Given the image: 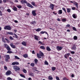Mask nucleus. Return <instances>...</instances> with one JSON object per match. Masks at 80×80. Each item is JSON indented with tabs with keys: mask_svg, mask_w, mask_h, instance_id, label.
<instances>
[{
	"mask_svg": "<svg viewBox=\"0 0 80 80\" xmlns=\"http://www.w3.org/2000/svg\"><path fill=\"white\" fill-rule=\"evenodd\" d=\"M21 3L22 4H23V3H26L28 7H30V8H34V7L32 6V5L30 4L29 3H27V2L26 0H22L21 1Z\"/></svg>",
	"mask_w": 80,
	"mask_h": 80,
	"instance_id": "1",
	"label": "nucleus"
},
{
	"mask_svg": "<svg viewBox=\"0 0 80 80\" xmlns=\"http://www.w3.org/2000/svg\"><path fill=\"white\" fill-rule=\"evenodd\" d=\"M4 57H5V60L6 62H8V60L10 59V55H6L4 56Z\"/></svg>",
	"mask_w": 80,
	"mask_h": 80,
	"instance_id": "2",
	"label": "nucleus"
},
{
	"mask_svg": "<svg viewBox=\"0 0 80 80\" xmlns=\"http://www.w3.org/2000/svg\"><path fill=\"white\" fill-rule=\"evenodd\" d=\"M13 68L16 72H17L18 70H20V68L18 66H13Z\"/></svg>",
	"mask_w": 80,
	"mask_h": 80,
	"instance_id": "3",
	"label": "nucleus"
},
{
	"mask_svg": "<svg viewBox=\"0 0 80 80\" xmlns=\"http://www.w3.org/2000/svg\"><path fill=\"white\" fill-rule=\"evenodd\" d=\"M4 29L5 30H12V28L10 26H6L4 27Z\"/></svg>",
	"mask_w": 80,
	"mask_h": 80,
	"instance_id": "4",
	"label": "nucleus"
},
{
	"mask_svg": "<svg viewBox=\"0 0 80 80\" xmlns=\"http://www.w3.org/2000/svg\"><path fill=\"white\" fill-rule=\"evenodd\" d=\"M71 50H77V45L74 44L73 45L72 47L71 48Z\"/></svg>",
	"mask_w": 80,
	"mask_h": 80,
	"instance_id": "5",
	"label": "nucleus"
},
{
	"mask_svg": "<svg viewBox=\"0 0 80 80\" xmlns=\"http://www.w3.org/2000/svg\"><path fill=\"white\" fill-rule=\"evenodd\" d=\"M57 50L58 51H60V50H62V48H63V47L59 46H57L56 47Z\"/></svg>",
	"mask_w": 80,
	"mask_h": 80,
	"instance_id": "6",
	"label": "nucleus"
},
{
	"mask_svg": "<svg viewBox=\"0 0 80 80\" xmlns=\"http://www.w3.org/2000/svg\"><path fill=\"white\" fill-rule=\"evenodd\" d=\"M70 55V53L66 54L64 55V58H66V59H67L68 57Z\"/></svg>",
	"mask_w": 80,
	"mask_h": 80,
	"instance_id": "7",
	"label": "nucleus"
},
{
	"mask_svg": "<svg viewBox=\"0 0 80 80\" xmlns=\"http://www.w3.org/2000/svg\"><path fill=\"white\" fill-rule=\"evenodd\" d=\"M32 14L33 16H36L37 13H36V10H32Z\"/></svg>",
	"mask_w": 80,
	"mask_h": 80,
	"instance_id": "8",
	"label": "nucleus"
},
{
	"mask_svg": "<svg viewBox=\"0 0 80 80\" xmlns=\"http://www.w3.org/2000/svg\"><path fill=\"white\" fill-rule=\"evenodd\" d=\"M12 72L10 70L6 72V75L7 76L10 75L11 74Z\"/></svg>",
	"mask_w": 80,
	"mask_h": 80,
	"instance_id": "9",
	"label": "nucleus"
},
{
	"mask_svg": "<svg viewBox=\"0 0 80 80\" xmlns=\"http://www.w3.org/2000/svg\"><path fill=\"white\" fill-rule=\"evenodd\" d=\"M49 8L52 10H53L54 8V5L53 4H51L49 6Z\"/></svg>",
	"mask_w": 80,
	"mask_h": 80,
	"instance_id": "10",
	"label": "nucleus"
},
{
	"mask_svg": "<svg viewBox=\"0 0 80 80\" xmlns=\"http://www.w3.org/2000/svg\"><path fill=\"white\" fill-rule=\"evenodd\" d=\"M12 65H19V62H13L12 63Z\"/></svg>",
	"mask_w": 80,
	"mask_h": 80,
	"instance_id": "11",
	"label": "nucleus"
},
{
	"mask_svg": "<svg viewBox=\"0 0 80 80\" xmlns=\"http://www.w3.org/2000/svg\"><path fill=\"white\" fill-rule=\"evenodd\" d=\"M10 45L11 47L12 48H16V46L13 45V43L10 44Z\"/></svg>",
	"mask_w": 80,
	"mask_h": 80,
	"instance_id": "12",
	"label": "nucleus"
},
{
	"mask_svg": "<svg viewBox=\"0 0 80 80\" xmlns=\"http://www.w3.org/2000/svg\"><path fill=\"white\" fill-rule=\"evenodd\" d=\"M58 14H62L63 13V12H62V10H58Z\"/></svg>",
	"mask_w": 80,
	"mask_h": 80,
	"instance_id": "13",
	"label": "nucleus"
},
{
	"mask_svg": "<svg viewBox=\"0 0 80 80\" xmlns=\"http://www.w3.org/2000/svg\"><path fill=\"white\" fill-rule=\"evenodd\" d=\"M34 38L36 40H37V41H38V40H39V39H38V37L36 35H34Z\"/></svg>",
	"mask_w": 80,
	"mask_h": 80,
	"instance_id": "14",
	"label": "nucleus"
},
{
	"mask_svg": "<svg viewBox=\"0 0 80 80\" xmlns=\"http://www.w3.org/2000/svg\"><path fill=\"white\" fill-rule=\"evenodd\" d=\"M76 7L77 8H78V4L77 2H75L74 3Z\"/></svg>",
	"mask_w": 80,
	"mask_h": 80,
	"instance_id": "15",
	"label": "nucleus"
},
{
	"mask_svg": "<svg viewBox=\"0 0 80 80\" xmlns=\"http://www.w3.org/2000/svg\"><path fill=\"white\" fill-rule=\"evenodd\" d=\"M35 23H36V22L35 21H33L30 22V24L31 25H35Z\"/></svg>",
	"mask_w": 80,
	"mask_h": 80,
	"instance_id": "16",
	"label": "nucleus"
},
{
	"mask_svg": "<svg viewBox=\"0 0 80 80\" xmlns=\"http://www.w3.org/2000/svg\"><path fill=\"white\" fill-rule=\"evenodd\" d=\"M23 57L24 58H28V56L27 54H25L23 55Z\"/></svg>",
	"mask_w": 80,
	"mask_h": 80,
	"instance_id": "17",
	"label": "nucleus"
},
{
	"mask_svg": "<svg viewBox=\"0 0 80 80\" xmlns=\"http://www.w3.org/2000/svg\"><path fill=\"white\" fill-rule=\"evenodd\" d=\"M12 10H13L14 11H17V8L15 6L13 7L12 8Z\"/></svg>",
	"mask_w": 80,
	"mask_h": 80,
	"instance_id": "18",
	"label": "nucleus"
},
{
	"mask_svg": "<svg viewBox=\"0 0 80 80\" xmlns=\"http://www.w3.org/2000/svg\"><path fill=\"white\" fill-rule=\"evenodd\" d=\"M29 75L32 77H34V74L32 72H29Z\"/></svg>",
	"mask_w": 80,
	"mask_h": 80,
	"instance_id": "19",
	"label": "nucleus"
},
{
	"mask_svg": "<svg viewBox=\"0 0 80 80\" xmlns=\"http://www.w3.org/2000/svg\"><path fill=\"white\" fill-rule=\"evenodd\" d=\"M7 34H9V35H13L14 34L12 32H7Z\"/></svg>",
	"mask_w": 80,
	"mask_h": 80,
	"instance_id": "20",
	"label": "nucleus"
},
{
	"mask_svg": "<svg viewBox=\"0 0 80 80\" xmlns=\"http://www.w3.org/2000/svg\"><path fill=\"white\" fill-rule=\"evenodd\" d=\"M9 46L8 45V44H4V47L5 48H8Z\"/></svg>",
	"mask_w": 80,
	"mask_h": 80,
	"instance_id": "21",
	"label": "nucleus"
},
{
	"mask_svg": "<svg viewBox=\"0 0 80 80\" xmlns=\"http://www.w3.org/2000/svg\"><path fill=\"white\" fill-rule=\"evenodd\" d=\"M46 49L47 51H48L49 52L51 51V49H50V48L49 47H47Z\"/></svg>",
	"mask_w": 80,
	"mask_h": 80,
	"instance_id": "22",
	"label": "nucleus"
},
{
	"mask_svg": "<svg viewBox=\"0 0 80 80\" xmlns=\"http://www.w3.org/2000/svg\"><path fill=\"white\" fill-rule=\"evenodd\" d=\"M67 9L68 13H70V11H71V9H70L69 8H67Z\"/></svg>",
	"mask_w": 80,
	"mask_h": 80,
	"instance_id": "23",
	"label": "nucleus"
},
{
	"mask_svg": "<svg viewBox=\"0 0 80 80\" xmlns=\"http://www.w3.org/2000/svg\"><path fill=\"white\" fill-rule=\"evenodd\" d=\"M22 45H23L24 46H26V44H27V43L25 41H23L22 42Z\"/></svg>",
	"mask_w": 80,
	"mask_h": 80,
	"instance_id": "24",
	"label": "nucleus"
},
{
	"mask_svg": "<svg viewBox=\"0 0 80 80\" xmlns=\"http://www.w3.org/2000/svg\"><path fill=\"white\" fill-rule=\"evenodd\" d=\"M36 32H40V31H41L42 30V29L40 28H38L37 29L35 30Z\"/></svg>",
	"mask_w": 80,
	"mask_h": 80,
	"instance_id": "25",
	"label": "nucleus"
},
{
	"mask_svg": "<svg viewBox=\"0 0 80 80\" xmlns=\"http://www.w3.org/2000/svg\"><path fill=\"white\" fill-rule=\"evenodd\" d=\"M62 21L63 22H67V19H65V18H63L62 19Z\"/></svg>",
	"mask_w": 80,
	"mask_h": 80,
	"instance_id": "26",
	"label": "nucleus"
},
{
	"mask_svg": "<svg viewBox=\"0 0 80 80\" xmlns=\"http://www.w3.org/2000/svg\"><path fill=\"white\" fill-rule=\"evenodd\" d=\"M31 3L32 4V5L33 6H35H35H36V5H35V3L34 2H31Z\"/></svg>",
	"mask_w": 80,
	"mask_h": 80,
	"instance_id": "27",
	"label": "nucleus"
},
{
	"mask_svg": "<svg viewBox=\"0 0 80 80\" xmlns=\"http://www.w3.org/2000/svg\"><path fill=\"white\" fill-rule=\"evenodd\" d=\"M40 48L42 50H45V47L43 46H41L40 47Z\"/></svg>",
	"mask_w": 80,
	"mask_h": 80,
	"instance_id": "28",
	"label": "nucleus"
},
{
	"mask_svg": "<svg viewBox=\"0 0 80 80\" xmlns=\"http://www.w3.org/2000/svg\"><path fill=\"white\" fill-rule=\"evenodd\" d=\"M40 55L41 56V57H43L44 55L43 53V52H42L41 51H40Z\"/></svg>",
	"mask_w": 80,
	"mask_h": 80,
	"instance_id": "29",
	"label": "nucleus"
},
{
	"mask_svg": "<svg viewBox=\"0 0 80 80\" xmlns=\"http://www.w3.org/2000/svg\"><path fill=\"white\" fill-rule=\"evenodd\" d=\"M78 39V38L77 36H75L73 37V39L74 40H77Z\"/></svg>",
	"mask_w": 80,
	"mask_h": 80,
	"instance_id": "30",
	"label": "nucleus"
},
{
	"mask_svg": "<svg viewBox=\"0 0 80 80\" xmlns=\"http://www.w3.org/2000/svg\"><path fill=\"white\" fill-rule=\"evenodd\" d=\"M48 79H49V80H53V77H52L51 76H49L48 77Z\"/></svg>",
	"mask_w": 80,
	"mask_h": 80,
	"instance_id": "31",
	"label": "nucleus"
},
{
	"mask_svg": "<svg viewBox=\"0 0 80 80\" xmlns=\"http://www.w3.org/2000/svg\"><path fill=\"white\" fill-rule=\"evenodd\" d=\"M17 7L19 9H20V8H22V6L21 5H18L17 6Z\"/></svg>",
	"mask_w": 80,
	"mask_h": 80,
	"instance_id": "32",
	"label": "nucleus"
},
{
	"mask_svg": "<svg viewBox=\"0 0 80 80\" xmlns=\"http://www.w3.org/2000/svg\"><path fill=\"white\" fill-rule=\"evenodd\" d=\"M62 10H63L65 13H67V11H66V9H65L64 8H62Z\"/></svg>",
	"mask_w": 80,
	"mask_h": 80,
	"instance_id": "33",
	"label": "nucleus"
},
{
	"mask_svg": "<svg viewBox=\"0 0 80 80\" xmlns=\"http://www.w3.org/2000/svg\"><path fill=\"white\" fill-rule=\"evenodd\" d=\"M56 69V68L55 67H52V71H54Z\"/></svg>",
	"mask_w": 80,
	"mask_h": 80,
	"instance_id": "34",
	"label": "nucleus"
},
{
	"mask_svg": "<svg viewBox=\"0 0 80 80\" xmlns=\"http://www.w3.org/2000/svg\"><path fill=\"white\" fill-rule=\"evenodd\" d=\"M15 58L16 59H17V60H20V58H19L18 56H15Z\"/></svg>",
	"mask_w": 80,
	"mask_h": 80,
	"instance_id": "35",
	"label": "nucleus"
},
{
	"mask_svg": "<svg viewBox=\"0 0 80 80\" xmlns=\"http://www.w3.org/2000/svg\"><path fill=\"white\" fill-rule=\"evenodd\" d=\"M7 50H11V48L9 46H8L7 48H6Z\"/></svg>",
	"mask_w": 80,
	"mask_h": 80,
	"instance_id": "36",
	"label": "nucleus"
},
{
	"mask_svg": "<svg viewBox=\"0 0 80 80\" xmlns=\"http://www.w3.org/2000/svg\"><path fill=\"white\" fill-rule=\"evenodd\" d=\"M45 65H48V62L47 61H45L44 62Z\"/></svg>",
	"mask_w": 80,
	"mask_h": 80,
	"instance_id": "37",
	"label": "nucleus"
},
{
	"mask_svg": "<svg viewBox=\"0 0 80 80\" xmlns=\"http://www.w3.org/2000/svg\"><path fill=\"white\" fill-rule=\"evenodd\" d=\"M5 39H4L3 38H2V40L4 43H5L6 41H5Z\"/></svg>",
	"mask_w": 80,
	"mask_h": 80,
	"instance_id": "38",
	"label": "nucleus"
},
{
	"mask_svg": "<svg viewBox=\"0 0 80 80\" xmlns=\"http://www.w3.org/2000/svg\"><path fill=\"white\" fill-rule=\"evenodd\" d=\"M30 65L31 66V67H33L35 66V63H32Z\"/></svg>",
	"mask_w": 80,
	"mask_h": 80,
	"instance_id": "39",
	"label": "nucleus"
},
{
	"mask_svg": "<svg viewBox=\"0 0 80 80\" xmlns=\"http://www.w3.org/2000/svg\"><path fill=\"white\" fill-rule=\"evenodd\" d=\"M40 55H39L38 53H37V56L38 58H41V57L40 56Z\"/></svg>",
	"mask_w": 80,
	"mask_h": 80,
	"instance_id": "40",
	"label": "nucleus"
},
{
	"mask_svg": "<svg viewBox=\"0 0 80 80\" xmlns=\"http://www.w3.org/2000/svg\"><path fill=\"white\" fill-rule=\"evenodd\" d=\"M38 43H39V44H40V43L41 44V45H44V44H45L44 43H42V42L40 41H39Z\"/></svg>",
	"mask_w": 80,
	"mask_h": 80,
	"instance_id": "41",
	"label": "nucleus"
},
{
	"mask_svg": "<svg viewBox=\"0 0 80 80\" xmlns=\"http://www.w3.org/2000/svg\"><path fill=\"white\" fill-rule=\"evenodd\" d=\"M12 52L10 50H8L7 53H12Z\"/></svg>",
	"mask_w": 80,
	"mask_h": 80,
	"instance_id": "42",
	"label": "nucleus"
},
{
	"mask_svg": "<svg viewBox=\"0 0 80 80\" xmlns=\"http://www.w3.org/2000/svg\"><path fill=\"white\" fill-rule=\"evenodd\" d=\"M72 17H73L74 18H77L76 17V16L75 15V14H74L72 15Z\"/></svg>",
	"mask_w": 80,
	"mask_h": 80,
	"instance_id": "43",
	"label": "nucleus"
},
{
	"mask_svg": "<svg viewBox=\"0 0 80 80\" xmlns=\"http://www.w3.org/2000/svg\"><path fill=\"white\" fill-rule=\"evenodd\" d=\"M37 62H38V60L37 59H35V64H37Z\"/></svg>",
	"mask_w": 80,
	"mask_h": 80,
	"instance_id": "44",
	"label": "nucleus"
},
{
	"mask_svg": "<svg viewBox=\"0 0 80 80\" xmlns=\"http://www.w3.org/2000/svg\"><path fill=\"white\" fill-rule=\"evenodd\" d=\"M20 76L21 77H23V78H25V75L22 74H21L20 75Z\"/></svg>",
	"mask_w": 80,
	"mask_h": 80,
	"instance_id": "45",
	"label": "nucleus"
},
{
	"mask_svg": "<svg viewBox=\"0 0 80 80\" xmlns=\"http://www.w3.org/2000/svg\"><path fill=\"white\" fill-rule=\"evenodd\" d=\"M5 40H6L7 43H10V41H9V40H8V39H7V38H5Z\"/></svg>",
	"mask_w": 80,
	"mask_h": 80,
	"instance_id": "46",
	"label": "nucleus"
},
{
	"mask_svg": "<svg viewBox=\"0 0 80 80\" xmlns=\"http://www.w3.org/2000/svg\"><path fill=\"white\" fill-rule=\"evenodd\" d=\"M7 11L8 12H9V13H10L11 12V10L10 9H8L7 10Z\"/></svg>",
	"mask_w": 80,
	"mask_h": 80,
	"instance_id": "47",
	"label": "nucleus"
},
{
	"mask_svg": "<svg viewBox=\"0 0 80 80\" xmlns=\"http://www.w3.org/2000/svg\"><path fill=\"white\" fill-rule=\"evenodd\" d=\"M23 72L24 73H27V70L26 69H24L23 70Z\"/></svg>",
	"mask_w": 80,
	"mask_h": 80,
	"instance_id": "48",
	"label": "nucleus"
},
{
	"mask_svg": "<svg viewBox=\"0 0 80 80\" xmlns=\"http://www.w3.org/2000/svg\"><path fill=\"white\" fill-rule=\"evenodd\" d=\"M45 33V31H42L41 32H40V33L41 34H43L44 33Z\"/></svg>",
	"mask_w": 80,
	"mask_h": 80,
	"instance_id": "49",
	"label": "nucleus"
},
{
	"mask_svg": "<svg viewBox=\"0 0 80 80\" xmlns=\"http://www.w3.org/2000/svg\"><path fill=\"white\" fill-rule=\"evenodd\" d=\"M72 29L74 31H77V29H76V28H75V27H73L72 28Z\"/></svg>",
	"mask_w": 80,
	"mask_h": 80,
	"instance_id": "50",
	"label": "nucleus"
},
{
	"mask_svg": "<svg viewBox=\"0 0 80 80\" xmlns=\"http://www.w3.org/2000/svg\"><path fill=\"white\" fill-rule=\"evenodd\" d=\"M14 35L15 36V37L16 38H18V36L15 33H14Z\"/></svg>",
	"mask_w": 80,
	"mask_h": 80,
	"instance_id": "51",
	"label": "nucleus"
},
{
	"mask_svg": "<svg viewBox=\"0 0 80 80\" xmlns=\"http://www.w3.org/2000/svg\"><path fill=\"white\" fill-rule=\"evenodd\" d=\"M56 78L57 80H60V78H59V77H58V76H56Z\"/></svg>",
	"mask_w": 80,
	"mask_h": 80,
	"instance_id": "52",
	"label": "nucleus"
},
{
	"mask_svg": "<svg viewBox=\"0 0 80 80\" xmlns=\"http://www.w3.org/2000/svg\"><path fill=\"white\" fill-rule=\"evenodd\" d=\"M63 80H68V79L66 78V77H64L63 79Z\"/></svg>",
	"mask_w": 80,
	"mask_h": 80,
	"instance_id": "53",
	"label": "nucleus"
},
{
	"mask_svg": "<svg viewBox=\"0 0 80 80\" xmlns=\"http://www.w3.org/2000/svg\"><path fill=\"white\" fill-rule=\"evenodd\" d=\"M0 9L1 10H3V8L2 6L0 7Z\"/></svg>",
	"mask_w": 80,
	"mask_h": 80,
	"instance_id": "54",
	"label": "nucleus"
},
{
	"mask_svg": "<svg viewBox=\"0 0 80 80\" xmlns=\"http://www.w3.org/2000/svg\"><path fill=\"white\" fill-rule=\"evenodd\" d=\"M7 80H12V78L10 77H9L7 78Z\"/></svg>",
	"mask_w": 80,
	"mask_h": 80,
	"instance_id": "55",
	"label": "nucleus"
},
{
	"mask_svg": "<svg viewBox=\"0 0 80 80\" xmlns=\"http://www.w3.org/2000/svg\"><path fill=\"white\" fill-rule=\"evenodd\" d=\"M66 27H70V25L69 24H68L66 26Z\"/></svg>",
	"mask_w": 80,
	"mask_h": 80,
	"instance_id": "56",
	"label": "nucleus"
},
{
	"mask_svg": "<svg viewBox=\"0 0 80 80\" xmlns=\"http://www.w3.org/2000/svg\"><path fill=\"white\" fill-rule=\"evenodd\" d=\"M72 10H75V9H76V8L75 7H72Z\"/></svg>",
	"mask_w": 80,
	"mask_h": 80,
	"instance_id": "57",
	"label": "nucleus"
},
{
	"mask_svg": "<svg viewBox=\"0 0 80 80\" xmlns=\"http://www.w3.org/2000/svg\"><path fill=\"white\" fill-rule=\"evenodd\" d=\"M70 53L71 54H75V52L74 51H71Z\"/></svg>",
	"mask_w": 80,
	"mask_h": 80,
	"instance_id": "58",
	"label": "nucleus"
},
{
	"mask_svg": "<svg viewBox=\"0 0 80 80\" xmlns=\"http://www.w3.org/2000/svg\"><path fill=\"white\" fill-rule=\"evenodd\" d=\"M0 15L1 16H2V11L0 10Z\"/></svg>",
	"mask_w": 80,
	"mask_h": 80,
	"instance_id": "59",
	"label": "nucleus"
},
{
	"mask_svg": "<svg viewBox=\"0 0 80 80\" xmlns=\"http://www.w3.org/2000/svg\"><path fill=\"white\" fill-rule=\"evenodd\" d=\"M4 69L5 70H7V66H4Z\"/></svg>",
	"mask_w": 80,
	"mask_h": 80,
	"instance_id": "60",
	"label": "nucleus"
},
{
	"mask_svg": "<svg viewBox=\"0 0 80 80\" xmlns=\"http://www.w3.org/2000/svg\"><path fill=\"white\" fill-rule=\"evenodd\" d=\"M9 38L10 40H13V38H12V36H10L9 37Z\"/></svg>",
	"mask_w": 80,
	"mask_h": 80,
	"instance_id": "61",
	"label": "nucleus"
},
{
	"mask_svg": "<svg viewBox=\"0 0 80 80\" xmlns=\"http://www.w3.org/2000/svg\"><path fill=\"white\" fill-rule=\"evenodd\" d=\"M7 1V0H3V2L4 3H6Z\"/></svg>",
	"mask_w": 80,
	"mask_h": 80,
	"instance_id": "62",
	"label": "nucleus"
},
{
	"mask_svg": "<svg viewBox=\"0 0 80 80\" xmlns=\"http://www.w3.org/2000/svg\"><path fill=\"white\" fill-rule=\"evenodd\" d=\"M32 54H35V51L34 50H33L32 51Z\"/></svg>",
	"mask_w": 80,
	"mask_h": 80,
	"instance_id": "63",
	"label": "nucleus"
},
{
	"mask_svg": "<svg viewBox=\"0 0 80 80\" xmlns=\"http://www.w3.org/2000/svg\"><path fill=\"white\" fill-rule=\"evenodd\" d=\"M14 22H15V23H18V21H17V20H14Z\"/></svg>",
	"mask_w": 80,
	"mask_h": 80,
	"instance_id": "64",
	"label": "nucleus"
}]
</instances>
